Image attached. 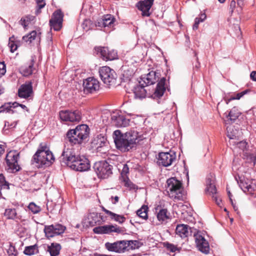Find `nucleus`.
<instances>
[{"label":"nucleus","instance_id":"nucleus-24","mask_svg":"<svg viewBox=\"0 0 256 256\" xmlns=\"http://www.w3.org/2000/svg\"><path fill=\"white\" fill-rule=\"evenodd\" d=\"M33 92L31 82L22 84L18 90V96L21 98H26L30 97Z\"/></svg>","mask_w":256,"mask_h":256},{"label":"nucleus","instance_id":"nucleus-23","mask_svg":"<svg viewBox=\"0 0 256 256\" xmlns=\"http://www.w3.org/2000/svg\"><path fill=\"white\" fill-rule=\"evenodd\" d=\"M112 123L117 127H126L129 126L130 120L126 118L124 116L118 114L111 115Z\"/></svg>","mask_w":256,"mask_h":256},{"label":"nucleus","instance_id":"nucleus-25","mask_svg":"<svg viewBox=\"0 0 256 256\" xmlns=\"http://www.w3.org/2000/svg\"><path fill=\"white\" fill-rule=\"evenodd\" d=\"M166 79L165 78L162 77L157 84L154 92L152 96L155 98H160L162 97L166 91V88L165 86Z\"/></svg>","mask_w":256,"mask_h":256},{"label":"nucleus","instance_id":"nucleus-19","mask_svg":"<svg viewBox=\"0 0 256 256\" xmlns=\"http://www.w3.org/2000/svg\"><path fill=\"white\" fill-rule=\"evenodd\" d=\"M106 138L102 134H99L94 137L91 142V146L93 148L98 152L102 151V149L107 145Z\"/></svg>","mask_w":256,"mask_h":256},{"label":"nucleus","instance_id":"nucleus-63","mask_svg":"<svg viewBox=\"0 0 256 256\" xmlns=\"http://www.w3.org/2000/svg\"><path fill=\"white\" fill-rule=\"evenodd\" d=\"M18 106V104L16 102H14V103H12L11 104V108H16Z\"/></svg>","mask_w":256,"mask_h":256},{"label":"nucleus","instance_id":"nucleus-40","mask_svg":"<svg viewBox=\"0 0 256 256\" xmlns=\"http://www.w3.org/2000/svg\"><path fill=\"white\" fill-rule=\"evenodd\" d=\"M4 112H9L10 114L14 112V111L11 109V103L5 104L0 107V113Z\"/></svg>","mask_w":256,"mask_h":256},{"label":"nucleus","instance_id":"nucleus-13","mask_svg":"<svg viewBox=\"0 0 256 256\" xmlns=\"http://www.w3.org/2000/svg\"><path fill=\"white\" fill-rule=\"evenodd\" d=\"M4 216L8 220H14L17 222H20L24 225L28 224L30 223V220L25 218L22 214L18 213L15 208H6L4 212Z\"/></svg>","mask_w":256,"mask_h":256},{"label":"nucleus","instance_id":"nucleus-31","mask_svg":"<svg viewBox=\"0 0 256 256\" xmlns=\"http://www.w3.org/2000/svg\"><path fill=\"white\" fill-rule=\"evenodd\" d=\"M34 60L32 59L29 65L23 66L21 68L22 74L25 76H28L32 74L34 70Z\"/></svg>","mask_w":256,"mask_h":256},{"label":"nucleus","instance_id":"nucleus-36","mask_svg":"<svg viewBox=\"0 0 256 256\" xmlns=\"http://www.w3.org/2000/svg\"><path fill=\"white\" fill-rule=\"evenodd\" d=\"M38 252V247L37 245L26 246L24 251V253L27 256H32Z\"/></svg>","mask_w":256,"mask_h":256},{"label":"nucleus","instance_id":"nucleus-21","mask_svg":"<svg viewBox=\"0 0 256 256\" xmlns=\"http://www.w3.org/2000/svg\"><path fill=\"white\" fill-rule=\"evenodd\" d=\"M106 248L109 251L116 252H124L126 250L125 240H120L114 243L106 242L105 244Z\"/></svg>","mask_w":256,"mask_h":256},{"label":"nucleus","instance_id":"nucleus-48","mask_svg":"<svg viewBox=\"0 0 256 256\" xmlns=\"http://www.w3.org/2000/svg\"><path fill=\"white\" fill-rule=\"evenodd\" d=\"M6 66L4 62H0V78L5 74Z\"/></svg>","mask_w":256,"mask_h":256},{"label":"nucleus","instance_id":"nucleus-2","mask_svg":"<svg viewBox=\"0 0 256 256\" xmlns=\"http://www.w3.org/2000/svg\"><path fill=\"white\" fill-rule=\"evenodd\" d=\"M62 162L76 171L84 172L89 170L90 164L85 156L76 154L72 148H64L62 154Z\"/></svg>","mask_w":256,"mask_h":256},{"label":"nucleus","instance_id":"nucleus-52","mask_svg":"<svg viewBox=\"0 0 256 256\" xmlns=\"http://www.w3.org/2000/svg\"><path fill=\"white\" fill-rule=\"evenodd\" d=\"M200 23V18H196L194 20V24L193 25L192 28L194 30H196L198 28L199 24Z\"/></svg>","mask_w":256,"mask_h":256},{"label":"nucleus","instance_id":"nucleus-54","mask_svg":"<svg viewBox=\"0 0 256 256\" xmlns=\"http://www.w3.org/2000/svg\"><path fill=\"white\" fill-rule=\"evenodd\" d=\"M236 6V2L235 0H232L230 2V9L231 10L232 12H233Z\"/></svg>","mask_w":256,"mask_h":256},{"label":"nucleus","instance_id":"nucleus-8","mask_svg":"<svg viewBox=\"0 0 256 256\" xmlns=\"http://www.w3.org/2000/svg\"><path fill=\"white\" fill-rule=\"evenodd\" d=\"M98 72L101 80L107 86L110 87L116 84L117 74L113 69L104 66L101 67Z\"/></svg>","mask_w":256,"mask_h":256},{"label":"nucleus","instance_id":"nucleus-3","mask_svg":"<svg viewBox=\"0 0 256 256\" xmlns=\"http://www.w3.org/2000/svg\"><path fill=\"white\" fill-rule=\"evenodd\" d=\"M192 229L188 225L180 224L177 225L176 234L182 238H186L194 234L196 244L198 250L202 253L207 254L210 251L209 244L200 232H193ZM194 231L196 230H194Z\"/></svg>","mask_w":256,"mask_h":256},{"label":"nucleus","instance_id":"nucleus-58","mask_svg":"<svg viewBox=\"0 0 256 256\" xmlns=\"http://www.w3.org/2000/svg\"><path fill=\"white\" fill-rule=\"evenodd\" d=\"M16 122H14V124H12L10 125V124L8 122H6L4 128L6 126H8V127H10V128H14L16 126Z\"/></svg>","mask_w":256,"mask_h":256},{"label":"nucleus","instance_id":"nucleus-55","mask_svg":"<svg viewBox=\"0 0 256 256\" xmlns=\"http://www.w3.org/2000/svg\"><path fill=\"white\" fill-rule=\"evenodd\" d=\"M250 78L252 80L256 82V71H252L250 73Z\"/></svg>","mask_w":256,"mask_h":256},{"label":"nucleus","instance_id":"nucleus-41","mask_svg":"<svg viewBox=\"0 0 256 256\" xmlns=\"http://www.w3.org/2000/svg\"><path fill=\"white\" fill-rule=\"evenodd\" d=\"M28 208L34 214L38 213L41 210V208L40 206H37L35 203L32 202L28 206Z\"/></svg>","mask_w":256,"mask_h":256},{"label":"nucleus","instance_id":"nucleus-62","mask_svg":"<svg viewBox=\"0 0 256 256\" xmlns=\"http://www.w3.org/2000/svg\"><path fill=\"white\" fill-rule=\"evenodd\" d=\"M102 210L105 212L106 214H108L109 216L110 215V214H112V212L109 210H108L107 209H106V208H104V206L102 207Z\"/></svg>","mask_w":256,"mask_h":256},{"label":"nucleus","instance_id":"nucleus-43","mask_svg":"<svg viewBox=\"0 0 256 256\" xmlns=\"http://www.w3.org/2000/svg\"><path fill=\"white\" fill-rule=\"evenodd\" d=\"M36 4L38 8V9L36 10V14H38L40 12V9L44 8L46 5V2L44 0H35Z\"/></svg>","mask_w":256,"mask_h":256},{"label":"nucleus","instance_id":"nucleus-12","mask_svg":"<svg viewBox=\"0 0 256 256\" xmlns=\"http://www.w3.org/2000/svg\"><path fill=\"white\" fill-rule=\"evenodd\" d=\"M157 164L160 166L167 167L171 164L176 160V154L174 152H160L157 158Z\"/></svg>","mask_w":256,"mask_h":256},{"label":"nucleus","instance_id":"nucleus-61","mask_svg":"<svg viewBox=\"0 0 256 256\" xmlns=\"http://www.w3.org/2000/svg\"><path fill=\"white\" fill-rule=\"evenodd\" d=\"M111 200H112V199H114V201L113 202V201H112V203L113 204H116V203H117L118 200H119V197L118 196H111Z\"/></svg>","mask_w":256,"mask_h":256},{"label":"nucleus","instance_id":"nucleus-64","mask_svg":"<svg viewBox=\"0 0 256 256\" xmlns=\"http://www.w3.org/2000/svg\"><path fill=\"white\" fill-rule=\"evenodd\" d=\"M18 106H20L23 109H26V110L28 111V109L27 108V107L24 104H18Z\"/></svg>","mask_w":256,"mask_h":256},{"label":"nucleus","instance_id":"nucleus-51","mask_svg":"<svg viewBox=\"0 0 256 256\" xmlns=\"http://www.w3.org/2000/svg\"><path fill=\"white\" fill-rule=\"evenodd\" d=\"M20 23L25 28L28 24V20H26L25 18H22L20 21Z\"/></svg>","mask_w":256,"mask_h":256},{"label":"nucleus","instance_id":"nucleus-10","mask_svg":"<svg viewBox=\"0 0 256 256\" xmlns=\"http://www.w3.org/2000/svg\"><path fill=\"white\" fill-rule=\"evenodd\" d=\"M93 232L96 234H110L112 232L120 234L124 233V228L117 224H111L95 227L93 229Z\"/></svg>","mask_w":256,"mask_h":256},{"label":"nucleus","instance_id":"nucleus-49","mask_svg":"<svg viewBox=\"0 0 256 256\" xmlns=\"http://www.w3.org/2000/svg\"><path fill=\"white\" fill-rule=\"evenodd\" d=\"M125 186L129 188L130 190H136L138 189V186L130 181L126 182L125 184Z\"/></svg>","mask_w":256,"mask_h":256},{"label":"nucleus","instance_id":"nucleus-38","mask_svg":"<svg viewBox=\"0 0 256 256\" xmlns=\"http://www.w3.org/2000/svg\"><path fill=\"white\" fill-rule=\"evenodd\" d=\"M110 218L114 220L120 224H123L126 220V218L122 215L116 214L113 212L110 216Z\"/></svg>","mask_w":256,"mask_h":256},{"label":"nucleus","instance_id":"nucleus-39","mask_svg":"<svg viewBox=\"0 0 256 256\" xmlns=\"http://www.w3.org/2000/svg\"><path fill=\"white\" fill-rule=\"evenodd\" d=\"M246 93V91L244 90V91H243L240 93L237 94L236 96H232L230 98H228L225 97L224 98V101L226 102V103L228 104L232 100H240Z\"/></svg>","mask_w":256,"mask_h":256},{"label":"nucleus","instance_id":"nucleus-42","mask_svg":"<svg viewBox=\"0 0 256 256\" xmlns=\"http://www.w3.org/2000/svg\"><path fill=\"white\" fill-rule=\"evenodd\" d=\"M14 36L9 38L8 46L10 48V52H14L16 51L18 47L16 42L14 41Z\"/></svg>","mask_w":256,"mask_h":256},{"label":"nucleus","instance_id":"nucleus-18","mask_svg":"<svg viewBox=\"0 0 256 256\" xmlns=\"http://www.w3.org/2000/svg\"><path fill=\"white\" fill-rule=\"evenodd\" d=\"M95 50L100 54L102 57L105 60H112L117 58V52L114 50H110L108 47L99 46Z\"/></svg>","mask_w":256,"mask_h":256},{"label":"nucleus","instance_id":"nucleus-56","mask_svg":"<svg viewBox=\"0 0 256 256\" xmlns=\"http://www.w3.org/2000/svg\"><path fill=\"white\" fill-rule=\"evenodd\" d=\"M104 22L103 18L98 20L96 22V26L104 27V24H103V22Z\"/></svg>","mask_w":256,"mask_h":256},{"label":"nucleus","instance_id":"nucleus-17","mask_svg":"<svg viewBox=\"0 0 256 256\" xmlns=\"http://www.w3.org/2000/svg\"><path fill=\"white\" fill-rule=\"evenodd\" d=\"M240 181L237 179L236 180L240 187L244 192H249L252 194L256 190V184L253 180L246 179L244 178L239 177Z\"/></svg>","mask_w":256,"mask_h":256},{"label":"nucleus","instance_id":"nucleus-28","mask_svg":"<svg viewBox=\"0 0 256 256\" xmlns=\"http://www.w3.org/2000/svg\"><path fill=\"white\" fill-rule=\"evenodd\" d=\"M241 112L236 106L233 107L229 112L228 114L226 115L227 118H228L232 123L234 122L235 120L240 115Z\"/></svg>","mask_w":256,"mask_h":256},{"label":"nucleus","instance_id":"nucleus-35","mask_svg":"<svg viewBox=\"0 0 256 256\" xmlns=\"http://www.w3.org/2000/svg\"><path fill=\"white\" fill-rule=\"evenodd\" d=\"M148 208L147 206L143 205L136 212L137 215L144 220H147L148 218Z\"/></svg>","mask_w":256,"mask_h":256},{"label":"nucleus","instance_id":"nucleus-57","mask_svg":"<svg viewBox=\"0 0 256 256\" xmlns=\"http://www.w3.org/2000/svg\"><path fill=\"white\" fill-rule=\"evenodd\" d=\"M206 16L205 14H201L200 16V17L198 18H200V22H203L206 19Z\"/></svg>","mask_w":256,"mask_h":256},{"label":"nucleus","instance_id":"nucleus-46","mask_svg":"<svg viewBox=\"0 0 256 256\" xmlns=\"http://www.w3.org/2000/svg\"><path fill=\"white\" fill-rule=\"evenodd\" d=\"M215 178L212 174H210L206 178V186L212 185L214 184Z\"/></svg>","mask_w":256,"mask_h":256},{"label":"nucleus","instance_id":"nucleus-34","mask_svg":"<svg viewBox=\"0 0 256 256\" xmlns=\"http://www.w3.org/2000/svg\"><path fill=\"white\" fill-rule=\"evenodd\" d=\"M36 38H38L40 40V36H37V32L36 30H33L27 35L24 36L22 37V40L26 43L30 44Z\"/></svg>","mask_w":256,"mask_h":256},{"label":"nucleus","instance_id":"nucleus-29","mask_svg":"<svg viewBox=\"0 0 256 256\" xmlns=\"http://www.w3.org/2000/svg\"><path fill=\"white\" fill-rule=\"evenodd\" d=\"M61 246L57 243H52L48 246V250L50 252V256H58L60 254Z\"/></svg>","mask_w":256,"mask_h":256},{"label":"nucleus","instance_id":"nucleus-22","mask_svg":"<svg viewBox=\"0 0 256 256\" xmlns=\"http://www.w3.org/2000/svg\"><path fill=\"white\" fill-rule=\"evenodd\" d=\"M154 0H144L138 2L136 6L142 11V14L144 16H149L150 14V10L152 8Z\"/></svg>","mask_w":256,"mask_h":256},{"label":"nucleus","instance_id":"nucleus-6","mask_svg":"<svg viewBox=\"0 0 256 256\" xmlns=\"http://www.w3.org/2000/svg\"><path fill=\"white\" fill-rule=\"evenodd\" d=\"M166 191L168 196L174 200L183 198L184 188L182 183L176 178H170L166 180Z\"/></svg>","mask_w":256,"mask_h":256},{"label":"nucleus","instance_id":"nucleus-60","mask_svg":"<svg viewBox=\"0 0 256 256\" xmlns=\"http://www.w3.org/2000/svg\"><path fill=\"white\" fill-rule=\"evenodd\" d=\"M244 0H237V4L241 8L244 5Z\"/></svg>","mask_w":256,"mask_h":256},{"label":"nucleus","instance_id":"nucleus-20","mask_svg":"<svg viewBox=\"0 0 256 256\" xmlns=\"http://www.w3.org/2000/svg\"><path fill=\"white\" fill-rule=\"evenodd\" d=\"M161 76L160 72V70L154 71L151 70L146 76H142V79L143 80L144 83L146 86L153 84L156 82H158L160 80Z\"/></svg>","mask_w":256,"mask_h":256},{"label":"nucleus","instance_id":"nucleus-53","mask_svg":"<svg viewBox=\"0 0 256 256\" xmlns=\"http://www.w3.org/2000/svg\"><path fill=\"white\" fill-rule=\"evenodd\" d=\"M129 172V168L126 164L123 166V168L122 172V174L126 175Z\"/></svg>","mask_w":256,"mask_h":256},{"label":"nucleus","instance_id":"nucleus-5","mask_svg":"<svg viewBox=\"0 0 256 256\" xmlns=\"http://www.w3.org/2000/svg\"><path fill=\"white\" fill-rule=\"evenodd\" d=\"M89 128L86 124L78 126L75 129L70 130L66 133V138L72 144H80L88 138Z\"/></svg>","mask_w":256,"mask_h":256},{"label":"nucleus","instance_id":"nucleus-26","mask_svg":"<svg viewBox=\"0 0 256 256\" xmlns=\"http://www.w3.org/2000/svg\"><path fill=\"white\" fill-rule=\"evenodd\" d=\"M133 92L136 99L142 100L146 96V91L143 84L135 86L133 88Z\"/></svg>","mask_w":256,"mask_h":256},{"label":"nucleus","instance_id":"nucleus-16","mask_svg":"<svg viewBox=\"0 0 256 256\" xmlns=\"http://www.w3.org/2000/svg\"><path fill=\"white\" fill-rule=\"evenodd\" d=\"M64 15L61 10H58L54 12L52 18L50 20V28L58 31L62 27Z\"/></svg>","mask_w":256,"mask_h":256},{"label":"nucleus","instance_id":"nucleus-37","mask_svg":"<svg viewBox=\"0 0 256 256\" xmlns=\"http://www.w3.org/2000/svg\"><path fill=\"white\" fill-rule=\"evenodd\" d=\"M230 144L235 146V148H238L244 152L246 149L247 143L246 141H232L230 142Z\"/></svg>","mask_w":256,"mask_h":256},{"label":"nucleus","instance_id":"nucleus-15","mask_svg":"<svg viewBox=\"0 0 256 256\" xmlns=\"http://www.w3.org/2000/svg\"><path fill=\"white\" fill-rule=\"evenodd\" d=\"M84 92L87 93H94L100 88L98 80L94 77H89L83 80Z\"/></svg>","mask_w":256,"mask_h":256},{"label":"nucleus","instance_id":"nucleus-33","mask_svg":"<svg viewBox=\"0 0 256 256\" xmlns=\"http://www.w3.org/2000/svg\"><path fill=\"white\" fill-rule=\"evenodd\" d=\"M104 28H112L114 26V23L115 22V18L111 14L104 15L103 16Z\"/></svg>","mask_w":256,"mask_h":256},{"label":"nucleus","instance_id":"nucleus-7","mask_svg":"<svg viewBox=\"0 0 256 256\" xmlns=\"http://www.w3.org/2000/svg\"><path fill=\"white\" fill-rule=\"evenodd\" d=\"M20 158V152L16 150H11L8 152L5 158L6 170L10 173H15L20 169L18 164Z\"/></svg>","mask_w":256,"mask_h":256},{"label":"nucleus","instance_id":"nucleus-27","mask_svg":"<svg viewBox=\"0 0 256 256\" xmlns=\"http://www.w3.org/2000/svg\"><path fill=\"white\" fill-rule=\"evenodd\" d=\"M156 211L157 212L156 217L158 221L161 222H162L168 219H169L170 214L168 212L167 209L166 208H158V207L156 208Z\"/></svg>","mask_w":256,"mask_h":256},{"label":"nucleus","instance_id":"nucleus-9","mask_svg":"<svg viewBox=\"0 0 256 256\" xmlns=\"http://www.w3.org/2000/svg\"><path fill=\"white\" fill-rule=\"evenodd\" d=\"M93 168L98 176L100 178H107L112 174V166L106 160L95 162Z\"/></svg>","mask_w":256,"mask_h":256},{"label":"nucleus","instance_id":"nucleus-50","mask_svg":"<svg viewBox=\"0 0 256 256\" xmlns=\"http://www.w3.org/2000/svg\"><path fill=\"white\" fill-rule=\"evenodd\" d=\"M207 190L210 192L212 193V194H216V187L214 184H212L210 186H207Z\"/></svg>","mask_w":256,"mask_h":256},{"label":"nucleus","instance_id":"nucleus-32","mask_svg":"<svg viewBox=\"0 0 256 256\" xmlns=\"http://www.w3.org/2000/svg\"><path fill=\"white\" fill-rule=\"evenodd\" d=\"M126 250H135L140 248L142 244L138 240H125Z\"/></svg>","mask_w":256,"mask_h":256},{"label":"nucleus","instance_id":"nucleus-14","mask_svg":"<svg viewBox=\"0 0 256 256\" xmlns=\"http://www.w3.org/2000/svg\"><path fill=\"white\" fill-rule=\"evenodd\" d=\"M66 228L62 224H56L45 226L44 232L46 236L48 238H50L63 234Z\"/></svg>","mask_w":256,"mask_h":256},{"label":"nucleus","instance_id":"nucleus-47","mask_svg":"<svg viewBox=\"0 0 256 256\" xmlns=\"http://www.w3.org/2000/svg\"><path fill=\"white\" fill-rule=\"evenodd\" d=\"M0 184L4 186H6V188H8V183L6 182L5 178L2 174H0Z\"/></svg>","mask_w":256,"mask_h":256},{"label":"nucleus","instance_id":"nucleus-44","mask_svg":"<svg viewBox=\"0 0 256 256\" xmlns=\"http://www.w3.org/2000/svg\"><path fill=\"white\" fill-rule=\"evenodd\" d=\"M7 252L8 256H16L18 253L15 247L11 244H10Z\"/></svg>","mask_w":256,"mask_h":256},{"label":"nucleus","instance_id":"nucleus-59","mask_svg":"<svg viewBox=\"0 0 256 256\" xmlns=\"http://www.w3.org/2000/svg\"><path fill=\"white\" fill-rule=\"evenodd\" d=\"M5 152V146L0 144V156H1Z\"/></svg>","mask_w":256,"mask_h":256},{"label":"nucleus","instance_id":"nucleus-11","mask_svg":"<svg viewBox=\"0 0 256 256\" xmlns=\"http://www.w3.org/2000/svg\"><path fill=\"white\" fill-rule=\"evenodd\" d=\"M60 119L64 122H79L82 118L81 113L78 110H62L59 112Z\"/></svg>","mask_w":256,"mask_h":256},{"label":"nucleus","instance_id":"nucleus-30","mask_svg":"<svg viewBox=\"0 0 256 256\" xmlns=\"http://www.w3.org/2000/svg\"><path fill=\"white\" fill-rule=\"evenodd\" d=\"M227 136L230 139V142L232 141H236L238 138V130L233 126H228L227 127Z\"/></svg>","mask_w":256,"mask_h":256},{"label":"nucleus","instance_id":"nucleus-1","mask_svg":"<svg viewBox=\"0 0 256 256\" xmlns=\"http://www.w3.org/2000/svg\"><path fill=\"white\" fill-rule=\"evenodd\" d=\"M114 139L116 148L122 152H127L136 148V144L142 140L138 132L134 130L124 134L116 130L114 132Z\"/></svg>","mask_w":256,"mask_h":256},{"label":"nucleus","instance_id":"nucleus-4","mask_svg":"<svg viewBox=\"0 0 256 256\" xmlns=\"http://www.w3.org/2000/svg\"><path fill=\"white\" fill-rule=\"evenodd\" d=\"M54 159L52 152L46 145L40 144L39 148L33 156L32 162V164H36L37 167L42 168L50 166Z\"/></svg>","mask_w":256,"mask_h":256},{"label":"nucleus","instance_id":"nucleus-45","mask_svg":"<svg viewBox=\"0 0 256 256\" xmlns=\"http://www.w3.org/2000/svg\"><path fill=\"white\" fill-rule=\"evenodd\" d=\"M164 246L167 250H170V252H174L178 250V248L173 244L166 242L164 244Z\"/></svg>","mask_w":256,"mask_h":256}]
</instances>
